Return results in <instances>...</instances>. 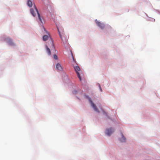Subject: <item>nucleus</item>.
<instances>
[{
	"mask_svg": "<svg viewBox=\"0 0 160 160\" xmlns=\"http://www.w3.org/2000/svg\"><path fill=\"white\" fill-rule=\"evenodd\" d=\"M98 86H99V87L100 89V91H102V88H101V86H100V84H98Z\"/></svg>",
	"mask_w": 160,
	"mask_h": 160,
	"instance_id": "obj_16",
	"label": "nucleus"
},
{
	"mask_svg": "<svg viewBox=\"0 0 160 160\" xmlns=\"http://www.w3.org/2000/svg\"><path fill=\"white\" fill-rule=\"evenodd\" d=\"M76 72L77 74V76L78 78H79V80L80 81H81V77L80 76L79 73L78 72V71H76Z\"/></svg>",
	"mask_w": 160,
	"mask_h": 160,
	"instance_id": "obj_12",
	"label": "nucleus"
},
{
	"mask_svg": "<svg viewBox=\"0 0 160 160\" xmlns=\"http://www.w3.org/2000/svg\"><path fill=\"white\" fill-rule=\"evenodd\" d=\"M27 5L29 7H31L32 6V3L30 0H28Z\"/></svg>",
	"mask_w": 160,
	"mask_h": 160,
	"instance_id": "obj_11",
	"label": "nucleus"
},
{
	"mask_svg": "<svg viewBox=\"0 0 160 160\" xmlns=\"http://www.w3.org/2000/svg\"><path fill=\"white\" fill-rule=\"evenodd\" d=\"M113 131H114L112 130V128H110L107 129L106 133L107 135L109 136L112 133Z\"/></svg>",
	"mask_w": 160,
	"mask_h": 160,
	"instance_id": "obj_4",
	"label": "nucleus"
},
{
	"mask_svg": "<svg viewBox=\"0 0 160 160\" xmlns=\"http://www.w3.org/2000/svg\"><path fill=\"white\" fill-rule=\"evenodd\" d=\"M56 69L58 70H62L64 69V68L60 64L58 63L56 64Z\"/></svg>",
	"mask_w": 160,
	"mask_h": 160,
	"instance_id": "obj_7",
	"label": "nucleus"
},
{
	"mask_svg": "<svg viewBox=\"0 0 160 160\" xmlns=\"http://www.w3.org/2000/svg\"><path fill=\"white\" fill-rule=\"evenodd\" d=\"M121 135L122 138L119 139L120 141L121 142H125L126 141V139L122 132H121Z\"/></svg>",
	"mask_w": 160,
	"mask_h": 160,
	"instance_id": "obj_8",
	"label": "nucleus"
},
{
	"mask_svg": "<svg viewBox=\"0 0 160 160\" xmlns=\"http://www.w3.org/2000/svg\"><path fill=\"white\" fill-rule=\"evenodd\" d=\"M44 28V30L45 31H46L45 29L44 28Z\"/></svg>",
	"mask_w": 160,
	"mask_h": 160,
	"instance_id": "obj_18",
	"label": "nucleus"
},
{
	"mask_svg": "<svg viewBox=\"0 0 160 160\" xmlns=\"http://www.w3.org/2000/svg\"><path fill=\"white\" fill-rule=\"evenodd\" d=\"M31 13L32 15L34 16L35 17L36 15V13L38 15V19L42 23V20L40 17V14L39 13L38 11L36 8V7L34 5L33 8L30 9Z\"/></svg>",
	"mask_w": 160,
	"mask_h": 160,
	"instance_id": "obj_1",
	"label": "nucleus"
},
{
	"mask_svg": "<svg viewBox=\"0 0 160 160\" xmlns=\"http://www.w3.org/2000/svg\"><path fill=\"white\" fill-rule=\"evenodd\" d=\"M74 70H80V69L79 67L78 66L76 65L75 66H74Z\"/></svg>",
	"mask_w": 160,
	"mask_h": 160,
	"instance_id": "obj_13",
	"label": "nucleus"
},
{
	"mask_svg": "<svg viewBox=\"0 0 160 160\" xmlns=\"http://www.w3.org/2000/svg\"><path fill=\"white\" fill-rule=\"evenodd\" d=\"M104 113H105V114H106V112H104Z\"/></svg>",
	"mask_w": 160,
	"mask_h": 160,
	"instance_id": "obj_19",
	"label": "nucleus"
},
{
	"mask_svg": "<svg viewBox=\"0 0 160 160\" xmlns=\"http://www.w3.org/2000/svg\"><path fill=\"white\" fill-rule=\"evenodd\" d=\"M95 22L97 25L101 28L103 29L104 28L105 25L103 23L98 21L97 20H95Z\"/></svg>",
	"mask_w": 160,
	"mask_h": 160,
	"instance_id": "obj_3",
	"label": "nucleus"
},
{
	"mask_svg": "<svg viewBox=\"0 0 160 160\" xmlns=\"http://www.w3.org/2000/svg\"><path fill=\"white\" fill-rule=\"evenodd\" d=\"M49 46L52 50V49H54L55 48L54 47V44L53 41L52 40L49 41Z\"/></svg>",
	"mask_w": 160,
	"mask_h": 160,
	"instance_id": "obj_6",
	"label": "nucleus"
},
{
	"mask_svg": "<svg viewBox=\"0 0 160 160\" xmlns=\"http://www.w3.org/2000/svg\"><path fill=\"white\" fill-rule=\"evenodd\" d=\"M46 49L48 55H51V51L50 49L47 46H46Z\"/></svg>",
	"mask_w": 160,
	"mask_h": 160,
	"instance_id": "obj_10",
	"label": "nucleus"
},
{
	"mask_svg": "<svg viewBox=\"0 0 160 160\" xmlns=\"http://www.w3.org/2000/svg\"><path fill=\"white\" fill-rule=\"evenodd\" d=\"M47 33H48V35H45L43 37V40L44 41H46L49 38V33L48 32H47Z\"/></svg>",
	"mask_w": 160,
	"mask_h": 160,
	"instance_id": "obj_9",
	"label": "nucleus"
},
{
	"mask_svg": "<svg viewBox=\"0 0 160 160\" xmlns=\"http://www.w3.org/2000/svg\"><path fill=\"white\" fill-rule=\"evenodd\" d=\"M72 58H73V55H72Z\"/></svg>",
	"mask_w": 160,
	"mask_h": 160,
	"instance_id": "obj_17",
	"label": "nucleus"
},
{
	"mask_svg": "<svg viewBox=\"0 0 160 160\" xmlns=\"http://www.w3.org/2000/svg\"><path fill=\"white\" fill-rule=\"evenodd\" d=\"M6 41L10 45L13 46L14 45V43L10 38H6Z\"/></svg>",
	"mask_w": 160,
	"mask_h": 160,
	"instance_id": "obj_5",
	"label": "nucleus"
},
{
	"mask_svg": "<svg viewBox=\"0 0 160 160\" xmlns=\"http://www.w3.org/2000/svg\"><path fill=\"white\" fill-rule=\"evenodd\" d=\"M58 32H59V35H60V37L62 39V41H63V39H62V36H61V34H60V33L59 32V31H58Z\"/></svg>",
	"mask_w": 160,
	"mask_h": 160,
	"instance_id": "obj_15",
	"label": "nucleus"
},
{
	"mask_svg": "<svg viewBox=\"0 0 160 160\" xmlns=\"http://www.w3.org/2000/svg\"><path fill=\"white\" fill-rule=\"evenodd\" d=\"M89 100L90 102V103H91L92 106L93 107V108L94 109L95 111L99 112V111L98 109L97 108L96 106L95 105V104H94V103L92 102V101L91 99L90 98H89Z\"/></svg>",
	"mask_w": 160,
	"mask_h": 160,
	"instance_id": "obj_2",
	"label": "nucleus"
},
{
	"mask_svg": "<svg viewBox=\"0 0 160 160\" xmlns=\"http://www.w3.org/2000/svg\"><path fill=\"white\" fill-rule=\"evenodd\" d=\"M53 58L55 60H57L58 59L57 56L55 54L53 55Z\"/></svg>",
	"mask_w": 160,
	"mask_h": 160,
	"instance_id": "obj_14",
	"label": "nucleus"
}]
</instances>
